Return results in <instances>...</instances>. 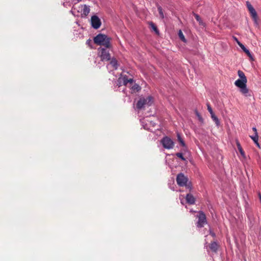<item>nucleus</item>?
<instances>
[{
  "instance_id": "10",
  "label": "nucleus",
  "mask_w": 261,
  "mask_h": 261,
  "mask_svg": "<svg viewBox=\"0 0 261 261\" xmlns=\"http://www.w3.org/2000/svg\"><path fill=\"white\" fill-rule=\"evenodd\" d=\"M198 218V221L197 226L198 227H202L206 222L205 215L203 212H201L199 213Z\"/></svg>"
},
{
  "instance_id": "12",
  "label": "nucleus",
  "mask_w": 261,
  "mask_h": 261,
  "mask_svg": "<svg viewBox=\"0 0 261 261\" xmlns=\"http://www.w3.org/2000/svg\"><path fill=\"white\" fill-rule=\"evenodd\" d=\"M174 142L168 137H164V148L171 149L174 146Z\"/></svg>"
},
{
  "instance_id": "32",
  "label": "nucleus",
  "mask_w": 261,
  "mask_h": 261,
  "mask_svg": "<svg viewBox=\"0 0 261 261\" xmlns=\"http://www.w3.org/2000/svg\"><path fill=\"white\" fill-rule=\"evenodd\" d=\"M252 129L254 132V133H257V129H256V127H253Z\"/></svg>"
},
{
  "instance_id": "15",
  "label": "nucleus",
  "mask_w": 261,
  "mask_h": 261,
  "mask_svg": "<svg viewBox=\"0 0 261 261\" xmlns=\"http://www.w3.org/2000/svg\"><path fill=\"white\" fill-rule=\"evenodd\" d=\"M130 90L132 93H135L140 91L141 90V87L139 85L135 83L130 87Z\"/></svg>"
},
{
  "instance_id": "5",
  "label": "nucleus",
  "mask_w": 261,
  "mask_h": 261,
  "mask_svg": "<svg viewBox=\"0 0 261 261\" xmlns=\"http://www.w3.org/2000/svg\"><path fill=\"white\" fill-rule=\"evenodd\" d=\"M176 181L179 186H185L187 189H189V191H191L192 189L191 185L190 184H188V178L183 173H180L177 174Z\"/></svg>"
},
{
  "instance_id": "22",
  "label": "nucleus",
  "mask_w": 261,
  "mask_h": 261,
  "mask_svg": "<svg viewBox=\"0 0 261 261\" xmlns=\"http://www.w3.org/2000/svg\"><path fill=\"white\" fill-rule=\"evenodd\" d=\"M194 16L196 20L199 22V24L203 26V27H205V23L203 22L200 16L197 14H194Z\"/></svg>"
},
{
  "instance_id": "29",
  "label": "nucleus",
  "mask_w": 261,
  "mask_h": 261,
  "mask_svg": "<svg viewBox=\"0 0 261 261\" xmlns=\"http://www.w3.org/2000/svg\"><path fill=\"white\" fill-rule=\"evenodd\" d=\"M158 9H159V12H160V14L161 15V16L162 17H163V13L162 12V8L161 7H159L158 8Z\"/></svg>"
},
{
  "instance_id": "28",
  "label": "nucleus",
  "mask_w": 261,
  "mask_h": 261,
  "mask_svg": "<svg viewBox=\"0 0 261 261\" xmlns=\"http://www.w3.org/2000/svg\"><path fill=\"white\" fill-rule=\"evenodd\" d=\"M207 110L210 112V114H212L214 113L213 111L212 108H211V107L210 106L209 103H207Z\"/></svg>"
},
{
  "instance_id": "16",
  "label": "nucleus",
  "mask_w": 261,
  "mask_h": 261,
  "mask_svg": "<svg viewBox=\"0 0 261 261\" xmlns=\"http://www.w3.org/2000/svg\"><path fill=\"white\" fill-rule=\"evenodd\" d=\"M149 25L150 29L153 31L156 35L159 34V31L154 23H153L152 22H149Z\"/></svg>"
},
{
  "instance_id": "4",
  "label": "nucleus",
  "mask_w": 261,
  "mask_h": 261,
  "mask_svg": "<svg viewBox=\"0 0 261 261\" xmlns=\"http://www.w3.org/2000/svg\"><path fill=\"white\" fill-rule=\"evenodd\" d=\"M247 81L244 80L238 79L234 82V85L240 89V92L245 96H250L249 90L247 88L246 83Z\"/></svg>"
},
{
  "instance_id": "35",
  "label": "nucleus",
  "mask_w": 261,
  "mask_h": 261,
  "mask_svg": "<svg viewBox=\"0 0 261 261\" xmlns=\"http://www.w3.org/2000/svg\"><path fill=\"white\" fill-rule=\"evenodd\" d=\"M235 40L237 42L238 41V40L236 38H235Z\"/></svg>"
},
{
  "instance_id": "14",
  "label": "nucleus",
  "mask_w": 261,
  "mask_h": 261,
  "mask_svg": "<svg viewBox=\"0 0 261 261\" xmlns=\"http://www.w3.org/2000/svg\"><path fill=\"white\" fill-rule=\"evenodd\" d=\"M186 201L188 203L193 204L195 203V199L192 194H187L186 196Z\"/></svg>"
},
{
  "instance_id": "17",
  "label": "nucleus",
  "mask_w": 261,
  "mask_h": 261,
  "mask_svg": "<svg viewBox=\"0 0 261 261\" xmlns=\"http://www.w3.org/2000/svg\"><path fill=\"white\" fill-rule=\"evenodd\" d=\"M110 64L114 68V69L116 70L118 67V64L117 61L116 59L113 58L110 61Z\"/></svg>"
},
{
  "instance_id": "24",
  "label": "nucleus",
  "mask_w": 261,
  "mask_h": 261,
  "mask_svg": "<svg viewBox=\"0 0 261 261\" xmlns=\"http://www.w3.org/2000/svg\"><path fill=\"white\" fill-rule=\"evenodd\" d=\"M178 35L179 38L182 41H183L184 42H187V40H186V38H185V36L181 30H179L178 31Z\"/></svg>"
},
{
  "instance_id": "7",
  "label": "nucleus",
  "mask_w": 261,
  "mask_h": 261,
  "mask_svg": "<svg viewBox=\"0 0 261 261\" xmlns=\"http://www.w3.org/2000/svg\"><path fill=\"white\" fill-rule=\"evenodd\" d=\"M80 11H81L82 17L86 18L90 12V6L86 4L81 5L79 7L77 12Z\"/></svg>"
},
{
  "instance_id": "20",
  "label": "nucleus",
  "mask_w": 261,
  "mask_h": 261,
  "mask_svg": "<svg viewBox=\"0 0 261 261\" xmlns=\"http://www.w3.org/2000/svg\"><path fill=\"white\" fill-rule=\"evenodd\" d=\"M211 117H212V119L215 122L217 126H219L220 124V122H219V120L218 118H217V117L215 115V114L214 113L212 114H211Z\"/></svg>"
},
{
  "instance_id": "21",
  "label": "nucleus",
  "mask_w": 261,
  "mask_h": 261,
  "mask_svg": "<svg viewBox=\"0 0 261 261\" xmlns=\"http://www.w3.org/2000/svg\"><path fill=\"white\" fill-rule=\"evenodd\" d=\"M237 145L238 147V149L240 153H241V155L242 156H243L244 158H245V152L243 151V150L239 142H237Z\"/></svg>"
},
{
  "instance_id": "36",
  "label": "nucleus",
  "mask_w": 261,
  "mask_h": 261,
  "mask_svg": "<svg viewBox=\"0 0 261 261\" xmlns=\"http://www.w3.org/2000/svg\"><path fill=\"white\" fill-rule=\"evenodd\" d=\"M158 139V137H155V138H154V139Z\"/></svg>"
},
{
  "instance_id": "1",
  "label": "nucleus",
  "mask_w": 261,
  "mask_h": 261,
  "mask_svg": "<svg viewBox=\"0 0 261 261\" xmlns=\"http://www.w3.org/2000/svg\"><path fill=\"white\" fill-rule=\"evenodd\" d=\"M146 114V116L145 117L140 119L141 125L145 129L150 130L158 137H161L158 147L160 148V150L162 151L163 149V137H161L163 134L161 127L155 122V120H156L155 118L153 116H150L151 114Z\"/></svg>"
},
{
  "instance_id": "8",
  "label": "nucleus",
  "mask_w": 261,
  "mask_h": 261,
  "mask_svg": "<svg viewBox=\"0 0 261 261\" xmlns=\"http://www.w3.org/2000/svg\"><path fill=\"white\" fill-rule=\"evenodd\" d=\"M133 79H128L127 76L125 75L122 77H120L118 79L117 82V86L120 87L121 85V84H123L124 85L126 86L127 84H129L130 85H132L133 83Z\"/></svg>"
},
{
  "instance_id": "2",
  "label": "nucleus",
  "mask_w": 261,
  "mask_h": 261,
  "mask_svg": "<svg viewBox=\"0 0 261 261\" xmlns=\"http://www.w3.org/2000/svg\"><path fill=\"white\" fill-rule=\"evenodd\" d=\"M153 103V98L151 96L141 97L136 103V109L139 114L147 110L148 114L150 110L149 107Z\"/></svg>"
},
{
  "instance_id": "11",
  "label": "nucleus",
  "mask_w": 261,
  "mask_h": 261,
  "mask_svg": "<svg viewBox=\"0 0 261 261\" xmlns=\"http://www.w3.org/2000/svg\"><path fill=\"white\" fill-rule=\"evenodd\" d=\"M246 6L252 18L253 19L255 22H256L257 16L256 11L249 2H246Z\"/></svg>"
},
{
  "instance_id": "13",
  "label": "nucleus",
  "mask_w": 261,
  "mask_h": 261,
  "mask_svg": "<svg viewBox=\"0 0 261 261\" xmlns=\"http://www.w3.org/2000/svg\"><path fill=\"white\" fill-rule=\"evenodd\" d=\"M238 44L239 45V46L243 49V50L247 55V56L249 57L250 60H253V58L251 53H250L249 50L247 49L245 46L241 43L240 41H237Z\"/></svg>"
},
{
  "instance_id": "3",
  "label": "nucleus",
  "mask_w": 261,
  "mask_h": 261,
  "mask_svg": "<svg viewBox=\"0 0 261 261\" xmlns=\"http://www.w3.org/2000/svg\"><path fill=\"white\" fill-rule=\"evenodd\" d=\"M95 44L103 46L104 47L110 48V38L105 34H99L94 38Z\"/></svg>"
},
{
  "instance_id": "27",
  "label": "nucleus",
  "mask_w": 261,
  "mask_h": 261,
  "mask_svg": "<svg viewBox=\"0 0 261 261\" xmlns=\"http://www.w3.org/2000/svg\"><path fill=\"white\" fill-rule=\"evenodd\" d=\"M195 114H196V115L197 116V117L198 118V120L200 121H203L202 118L201 116V115H200V114L198 113V112L196 111H195Z\"/></svg>"
},
{
  "instance_id": "23",
  "label": "nucleus",
  "mask_w": 261,
  "mask_h": 261,
  "mask_svg": "<svg viewBox=\"0 0 261 261\" xmlns=\"http://www.w3.org/2000/svg\"><path fill=\"white\" fill-rule=\"evenodd\" d=\"M210 248L212 251L216 252L218 248L217 244L216 242L212 243L210 244Z\"/></svg>"
},
{
  "instance_id": "30",
  "label": "nucleus",
  "mask_w": 261,
  "mask_h": 261,
  "mask_svg": "<svg viewBox=\"0 0 261 261\" xmlns=\"http://www.w3.org/2000/svg\"><path fill=\"white\" fill-rule=\"evenodd\" d=\"M75 8H72L71 10L70 11V13H72L74 16L76 15V13H75Z\"/></svg>"
},
{
  "instance_id": "6",
  "label": "nucleus",
  "mask_w": 261,
  "mask_h": 261,
  "mask_svg": "<svg viewBox=\"0 0 261 261\" xmlns=\"http://www.w3.org/2000/svg\"><path fill=\"white\" fill-rule=\"evenodd\" d=\"M109 49L110 48L101 47L98 48V54L102 61H108L111 59V56L109 52Z\"/></svg>"
},
{
  "instance_id": "33",
  "label": "nucleus",
  "mask_w": 261,
  "mask_h": 261,
  "mask_svg": "<svg viewBox=\"0 0 261 261\" xmlns=\"http://www.w3.org/2000/svg\"><path fill=\"white\" fill-rule=\"evenodd\" d=\"M210 233L211 234V235H212V236H215V233H213V232H210Z\"/></svg>"
},
{
  "instance_id": "19",
  "label": "nucleus",
  "mask_w": 261,
  "mask_h": 261,
  "mask_svg": "<svg viewBox=\"0 0 261 261\" xmlns=\"http://www.w3.org/2000/svg\"><path fill=\"white\" fill-rule=\"evenodd\" d=\"M238 76L240 77L239 79H240V80H244L247 81V78H246L244 73L242 71L238 70Z\"/></svg>"
},
{
  "instance_id": "34",
  "label": "nucleus",
  "mask_w": 261,
  "mask_h": 261,
  "mask_svg": "<svg viewBox=\"0 0 261 261\" xmlns=\"http://www.w3.org/2000/svg\"><path fill=\"white\" fill-rule=\"evenodd\" d=\"M77 1L78 2H81V1H82V0H77Z\"/></svg>"
},
{
  "instance_id": "18",
  "label": "nucleus",
  "mask_w": 261,
  "mask_h": 261,
  "mask_svg": "<svg viewBox=\"0 0 261 261\" xmlns=\"http://www.w3.org/2000/svg\"><path fill=\"white\" fill-rule=\"evenodd\" d=\"M250 137L254 142V143L257 145V146L259 147V145L258 143V136L257 133H254V135L250 136Z\"/></svg>"
},
{
  "instance_id": "25",
  "label": "nucleus",
  "mask_w": 261,
  "mask_h": 261,
  "mask_svg": "<svg viewBox=\"0 0 261 261\" xmlns=\"http://www.w3.org/2000/svg\"><path fill=\"white\" fill-rule=\"evenodd\" d=\"M177 138L179 142L182 146H185V143L179 134H177Z\"/></svg>"
},
{
  "instance_id": "26",
  "label": "nucleus",
  "mask_w": 261,
  "mask_h": 261,
  "mask_svg": "<svg viewBox=\"0 0 261 261\" xmlns=\"http://www.w3.org/2000/svg\"><path fill=\"white\" fill-rule=\"evenodd\" d=\"M176 155L179 158L181 159L182 161L186 160V159L184 157L182 153L178 152L176 154Z\"/></svg>"
},
{
  "instance_id": "31",
  "label": "nucleus",
  "mask_w": 261,
  "mask_h": 261,
  "mask_svg": "<svg viewBox=\"0 0 261 261\" xmlns=\"http://www.w3.org/2000/svg\"><path fill=\"white\" fill-rule=\"evenodd\" d=\"M91 43V40L90 39H88L87 40V41H86L87 44H88V45H90Z\"/></svg>"
},
{
  "instance_id": "9",
  "label": "nucleus",
  "mask_w": 261,
  "mask_h": 261,
  "mask_svg": "<svg viewBox=\"0 0 261 261\" xmlns=\"http://www.w3.org/2000/svg\"><path fill=\"white\" fill-rule=\"evenodd\" d=\"M91 23L92 27L95 29L99 28L101 24L100 19L96 15H93L91 17Z\"/></svg>"
}]
</instances>
